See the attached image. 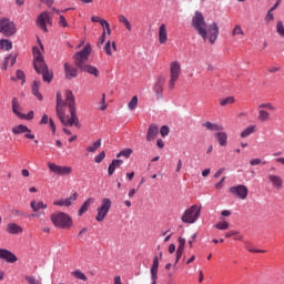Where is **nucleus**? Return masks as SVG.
I'll list each match as a JSON object with an SVG mask.
<instances>
[{
    "mask_svg": "<svg viewBox=\"0 0 284 284\" xmlns=\"http://www.w3.org/2000/svg\"><path fill=\"white\" fill-rule=\"evenodd\" d=\"M55 114L58 119H60L62 125H74L75 128H81L79 116L77 115V100L74 99V93H72V91H65L64 101L61 92H57Z\"/></svg>",
    "mask_w": 284,
    "mask_h": 284,
    "instance_id": "obj_1",
    "label": "nucleus"
},
{
    "mask_svg": "<svg viewBox=\"0 0 284 284\" xmlns=\"http://www.w3.org/2000/svg\"><path fill=\"white\" fill-rule=\"evenodd\" d=\"M192 26L194 30H196L197 34L202 37L203 41H207L209 39L212 45L213 43H216V39H219V26H216V23H212L207 28L203 13L199 11L195 12V16L192 19Z\"/></svg>",
    "mask_w": 284,
    "mask_h": 284,
    "instance_id": "obj_2",
    "label": "nucleus"
},
{
    "mask_svg": "<svg viewBox=\"0 0 284 284\" xmlns=\"http://www.w3.org/2000/svg\"><path fill=\"white\" fill-rule=\"evenodd\" d=\"M33 68L38 74H42L43 81L50 83L53 79V74L48 70V64L43 60V54H41V49L39 47L33 48Z\"/></svg>",
    "mask_w": 284,
    "mask_h": 284,
    "instance_id": "obj_3",
    "label": "nucleus"
},
{
    "mask_svg": "<svg viewBox=\"0 0 284 284\" xmlns=\"http://www.w3.org/2000/svg\"><path fill=\"white\" fill-rule=\"evenodd\" d=\"M51 223L61 230H70L72 227V217L64 212H59L51 214Z\"/></svg>",
    "mask_w": 284,
    "mask_h": 284,
    "instance_id": "obj_4",
    "label": "nucleus"
},
{
    "mask_svg": "<svg viewBox=\"0 0 284 284\" xmlns=\"http://www.w3.org/2000/svg\"><path fill=\"white\" fill-rule=\"evenodd\" d=\"M111 209L112 200H110L109 197L102 199L101 205L97 209L95 221H98V223H103V221H105V216H108Z\"/></svg>",
    "mask_w": 284,
    "mask_h": 284,
    "instance_id": "obj_5",
    "label": "nucleus"
},
{
    "mask_svg": "<svg viewBox=\"0 0 284 284\" xmlns=\"http://www.w3.org/2000/svg\"><path fill=\"white\" fill-rule=\"evenodd\" d=\"M199 216H201V207L199 205H192L186 209L184 214L181 217L182 223H196L199 221Z\"/></svg>",
    "mask_w": 284,
    "mask_h": 284,
    "instance_id": "obj_6",
    "label": "nucleus"
},
{
    "mask_svg": "<svg viewBox=\"0 0 284 284\" xmlns=\"http://www.w3.org/2000/svg\"><path fill=\"white\" fill-rule=\"evenodd\" d=\"M0 34H3V37H14L17 34V24L8 18L0 19Z\"/></svg>",
    "mask_w": 284,
    "mask_h": 284,
    "instance_id": "obj_7",
    "label": "nucleus"
},
{
    "mask_svg": "<svg viewBox=\"0 0 284 284\" xmlns=\"http://www.w3.org/2000/svg\"><path fill=\"white\" fill-rule=\"evenodd\" d=\"M181 77V63L179 61H173L170 64V81H169V90H172L179 78Z\"/></svg>",
    "mask_w": 284,
    "mask_h": 284,
    "instance_id": "obj_8",
    "label": "nucleus"
},
{
    "mask_svg": "<svg viewBox=\"0 0 284 284\" xmlns=\"http://www.w3.org/2000/svg\"><path fill=\"white\" fill-rule=\"evenodd\" d=\"M91 52L92 48L90 44H87L80 52L75 53L74 59L77 68H83V65L88 63Z\"/></svg>",
    "mask_w": 284,
    "mask_h": 284,
    "instance_id": "obj_9",
    "label": "nucleus"
},
{
    "mask_svg": "<svg viewBox=\"0 0 284 284\" xmlns=\"http://www.w3.org/2000/svg\"><path fill=\"white\" fill-rule=\"evenodd\" d=\"M265 110H271V112H274V110H276V108L274 105H272V103H262L258 105V115L257 119L258 121H262V123H265V121H270V112L265 111Z\"/></svg>",
    "mask_w": 284,
    "mask_h": 284,
    "instance_id": "obj_10",
    "label": "nucleus"
},
{
    "mask_svg": "<svg viewBox=\"0 0 284 284\" xmlns=\"http://www.w3.org/2000/svg\"><path fill=\"white\" fill-rule=\"evenodd\" d=\"M48 168L50 172H52L53 174H59V176H67L68 174H72V168L70 166H62L59 164H54L53 162H49Z\"/></svg>",
    "mask_w": 284,
    "mask_h": 284,
    "instance_id": "obj_11",
    "label": "nucleus"
},
{
    "mask_svg": "<svg viewBox=\"0 0 284 284\" xmlns=\"http://www.w3.org/2000/svg\"><path fill=\"white\" fill-rule=\"evenodd\" d=\"M229 192L233 194V196H236V199H241V201H245L247 199L248 190L247 186L243 184H239L236 186H232L229 189Z\"/></svg>",
    "mask_w": 284,
    "mask_h": 284,
    "instance_id": "obj_12",
    "label": "nucleus"
},
{
    "mask_svg": "<svg viewBox=\"0 0 284 284\" xmlns=\"http://www.w3.org/2000/svg\"><path fill=\"white\" fill-rule=\"evenodd\" d=\"M47 23L52 26V18H50L48 12H42L37 19V26L40 30H43V32H48Z\"/></svg>",
    "mask_w": 284,
    "mask_h": 284,
    "instance_id": "obj_13",
    "label": "nucleus"
},
{
    "mask_svg": "<svg viewBox=\"0 0 284 284\" xmlns=\"http://www.w3.org/2000/svg\"><path fill=\"white\" fill-rule=\"evenodd\" d=\"M79 199V194L74 192L71 196L62 200H57L53 202V205H58L59 207H70L74 201Z\"/></svg>",
    "mask_w": 284,
    "mask_h": 284,
    "instance_id": "obj_14",
    "label": "nucleus"
},
{
    "mask_svg": "<svg viewBox=\"0 0 284 284\" xmlns=\"http://www.w3.org/2000/svg\"><path fill=\"white\" fill-rule=\"evenodd\" d=\"M13 134H24L26 139H34V134H31V130L23 124H19L12 128Z\"/></svg>",
    "mask_w": 284,
    "mask_h": 284,
    "instance_id": "obj_15",
    "label": "nucleus"
},
{
    "mask_svg": "<svg viewBox=\"0 0 284 284\" xmlns=\"http://www.w3.org/2000/svg\"><path fill=\"white\" fill-rule=\"evenodd\" d=\"M30 207L33 212V214L31 216L34 217V216H39L38 212L40 210H48V204L43 203V201L32 200L30 202Z\"/></svg>",
    "mask_w": 284,
    "mask_h": 284,
    "instance_id": "obj_16",
    "label": "nucleus"
},
{
    "mask_svg": "<svg viewBox=\"0 0 284 284\" xmlns=\"http://www.w3.org/2000/svg\"><path fill=\"white\" fill-rule=\"evenodd\" d=\"M163 85H165V78L163 75H159L153 88L158 99L163 97Z\"/></svg>",
    "mask_w": 284,
    "mask_h": 284,
    "instance_id": "obj_17",
    "label": "nucleus"
},
{
    "mask_svg": "<svg viewBox=\"0 0 284 284\" xmlns=\"http://www.w3.org/2000/svg\"><path fill=\"white\" fill-rule=\"evenodd\" d=\"M0 258L7 261V263H17L18 261L17 255L6 248H0Z\"/></svg>",
    "mask_w": 284,
    "mask_h": 284,
    "instance_id": "obj_18",
    "label": "nucleus"
},
{
    "mask_svg": "<svg viewBox=\"0 0 284 284\" xmlns=\"http://www.w3.org/2000/svg\"><path fill=\"white\" fill-rule=\"evenodd\" d=\"M64 73L67 79H77L79 77V71L77 68L70 65V63H64Z\"/></svg>",
    "mask_w": 284,
    "mask_h": 284,
    "instance_id": "obj_19",
    "label": "nucleus"
},
{
    "mask_svg": "<svg viewBox=\"0 0 284 284\" xmlns=\"http://www.w3.org/2000/svg\"><path fill=\"white\" fill-rule=\"evenodd\" d=\"M151 278L152 284H156V278H159V256L153 258V264L151 266Z\"/></svg>",
    "mask_w": 284,
    "mask_h": 284,
    "instance_id": "obj_20",
    "label": "nucleus"
},
{
    "mask_svg": "<svg viewBox=\"0 0 284 284\" xmlns=\"http://www.w3.org/2000/svg\"><path fill=\"white\" fill-rule=\"evenodd\" d=\"M178 243H179V246L176 250L175 265H176V263H179V261H181V256H183L186 241L184 237H179Z\"/></svg>",
    "mask_w": 284,
    "mask_h": 284,
    "instance_id": "obj_21",
    "label": "nucleus"
},
{
    "mask_svg": "<svg viewBox=\"0 0 284 284\" xmlns=\"http://www.w3.org/2000/svg\"><path fill=\"white\" fill-rule=\"evenodd\" d=\"M156 136H159V126L156 124H151L146 133V141L152 142Z\"/></svg>",
    "mask_w": 284,
    "mask_h": 284,
    "instance_id": "obj_22",
    "label": "nucleus"
},
{
    "mask_svg": "<svg viewBox=\"0 0 284 284\" xmlns=\"http://www.w3.org/2000/svg\"><path fill=\"white\" fill-rule=\"evenodd\" d=\"M268 181L272 183L275 190H281L283 187V179L278 175L271 174L268 175Z\"/></svg>",
    "mask_w": 284,
    "mask_h": 284,
    "instance_id": "obj_23",
    "label": "nucleus"
},
{
    "mask_svg": "<svg viewBox=\"0 0 284 284\" xmlns=\"http://www.w3.org/2000/svg\"><path fill=\"white\" fill-rule=\"evenodd\" d=\"M159 41L162 45L168 43V27L165 23L161 24L159 28Z\"/></svg>",
    "mask_w": 284,
    "mask_h": 284,
    "instance_id": "obj_24",
    "label": "nucleus"
},
{
    "mask_svg": "<svg viewBox=\"0 0 284 284\" xmlns=\"http://www.w3.org/2000/svg\"><path fill=\"white\" fill-rule=\"evenodd\" d=\"M79 70H81L82 72H88V74H92L93 77H99L100 74L99 69L91 64H83L79 68Z\"/></svg>",
    "mask_w": 284,
    "mask_h": 284,
    "instance_id": "obj_25",
    "label": "nucleus"
},
{
    "mask_svg": "<svg viewBox=\"0 0 284 284\" xmlns=\"http://www.w3.org/2000/svg\"><path fill=\"white\" fill-rule=\"evenodd\" d=\"M122 165H123V160H113L108 168L109 176H112V174L116 172V169L121 168Z\"/></svg>",
    "mask_w": 284,
    "mask_h": 284,
    "instance_id": "obj_26",
    "label": "nucleus"
},
{
    "mask_svg": "<svg viewBox=\"0 0 284 284\" xmlns=\"http://www.w3.org/2000/svg\"><path fill=\"white\" fill-rule=\"evenodd\" d=\"M202 125L203 128H206V130H210L211 132H223V125L221 124H215L207 121V122H204Z\"/></svg>",
    "mask_w": 284,
    "mask_h": 284,
    "instance_id": "obj_27",
    "label": "nucleus"
},
{
    "mask_svg": "<svg viewBox=\"0 0 284 284\" xmlns=\"http://www.w3.org/2000/svg\"><path fill=\"white\" fill-rule=\"evenodd\" d=\"M7 232L8 234H21L23 232V229L14 223H9L7 225Z\"/></svg>",
    "mask_w": 284,
    "mask_h": 284,
    "instance_id": "obj_28",
    "label": "nucleus"
},
{
    "mask_svg": "<svg viewBox=\"0 0 284 284\" xmlns=\"http://www.w3.org/2000/svg\"><path fill=\"white\" fill-rule=\"evenodd\" d=\"M215 139L219 141L222 148H225L227 145V133L217 132L215 133Z\"/></svg>",
    "mask_w": 284,
    "mask_h": 284,
    "instance_id": "obj_29",
    "label": "nucleus"
},
{
    "mask_svg": "<svg viewBox=\"0 0 284 284\" xmlns=\"http://www.w3.org/2000/svg\"><path fill=\"white\" fill-rule=\"evenodd\" d=\"M92 203H94V199L89 197L80 207L79 210V216H83V214H85V212H88V210H90V205H92Z\"/></svg>",
    "mask_w": 284,
    "mask_h": 284,
    "instance_id": "obj_30",
    "label": "nucleus"
},
{
    "mask_svg": "<svg viewBox=\"0 0 284 284\" xmlns=\"http://www.w3.org/2000/svg\"><path fill=\"white\" fill-rule=\"evenodd\" d=\"M14 63H17V54H10L4 59L2 70H8V65L12 67Z\"/></svg>",
    "mask_w": 284,
    "mask_h": 284,
    "instance_id": "obj_31",
    "label": "nucleus"
},
{
    "mask_svg": "<svg viewBox=\"0 0 284 284\" xmlns=\"http://www.w3.org/2000/svg\"><path fill=\"white\" fill-rule=\"evenodd\" d=\"M112 50L113 52H116V43L115 42H110L108 41L104 45V52L109 55L112 57Z\"/></svg>",
    "mask_w": 284,
    "mask_h": 284,
    "instance_id": "obj_32",
    "label": "nucleus"
},
{
    "mask_svg": "<svg viewBox=\"0 0 284 284\" xmlns=\"http://www.w3.org/2000/svg\"><path fill=\"white\" fill-rule=\"evenodd\" d=\"M254 132H256V125H250L241 132V136L242 139H247V136L254 134Z\"/></svg>",
    "mask_w": 284,
    "mask_h": 284,
    "instance_id": "obj_33",
    "label": "nucleus"
},
{
    "mask_svg": "<svg viewBox=\"0 0 284 284\" xmlns=\"http://www.w3.org/2000/svg\"><path fill=\"white\" fill-rule=\"evenodd\" d=\"M32 94L37 97L39 101H43V95L39 93V81H34L32 84Z\"/></svg>",
    "mask_w": 284,
    "mask_h": 284,
    "instance_id": "obj_34",
    "label": "nucleus"
},
{
    "mask_svg": "<svg viewBox=\"0 0 284 284\" xmlns=\"http://www.w3.org/2000/svg\"><path fill=\"white\" fill-rule=\"evenodd\" d=\"M0 50H12V42L10 40H0Z\"/></svg>",
    "mask_w": 284,
    "mask_h": 284,
    "instance_id": "obj_35",
    "label": "nucleus"
},
{
    "mask_svg": "<svg viewBox=\"0 0 284 284\" xmlns=\"http://www.w3.org/2000/svg\"><path fill=\"white\" fill-rule=\"evenodd\" d=\"M12 111L13 113H16L17 116H22L21 112H19V100H17V98L12 99Z\"/></svg>",
    "mask_w": 284,
    "mask_h": 284,
    "instance_id": "obj_36",
    "label": "nucleus"
},
{
    "mask_svg": "<svg viewBox=\"0 0 284 284\" xmlns=\"http://www.w3.org/2000/svg\"><path fill=\"white\" fill-rule=\"evenodd\" d=\"M214 227H215L216 230H222V231H224V230H230V223H229L227 221H221V222H217V223L214 225Z\"/></svg>",
    "mask_w": 284,
    "mask_h": 284,
    "instance_id": "obj_37",
    "label": "nucleus"
},
{
    "mask_svg": "<svg viewBox=\"0 0 284 284\" xmlns=\"http://www.w3.org/2000/svg\"><path fill=\"white\" fill-rule=\"evenodd\" d=\"M119 21L120 23H123V26H125L126 30H132V24H130V21L128 20V18H125V16L120 14L119 16Z\"/></svg>",
    "mask_w": 284,
    "mask_h": 284,
    "instance_id": "obj_38",
    "label": "nucleus"
},
{
    "mask_svg": "<svg viewBox=\"0 0 284 284\" xmlns=\"http://www.w3.org/2000/svg\"><path fill=\"white\" fill-rule=\"evenodd\" d=\"M131 155H132V149H124V150L119 152L116 158L121 159V156H124L125 159H130Z\"/></svg>",
    "mask_w": 284,
    "mask_h": 284,
    "instance_id": "obj_39",
    "label": "nucleus"
},
{
    "mask_svg": "<svg viewBox=\"0 0 284 284\" xmlns=\"http://www.w3.org/2000/svg\"><path fill=\"white\" fill-rule=\"evenodd\" d=\"M24 278H26L27 283H29V284H42L41 277H34V276L28 275Z\"/></svg>",
    "mask_w": 284,
    "mask_h": 284,
    "instance_id": "obj_40",
    "label": "nucleus"
},
{
    "mask_svg": "<svg viewBox=\"0 0 284 284\" xmlns=\"http://www.w3.org/2000/svg\"><path fill=\"white\" fill-rule=\"evenodd\" d=\"M71 274L74 276V278L80 281H88V276H85V274L81 271H73Z\"/></svg>",
    "mask_w": 284,
    "mask_h": 284,
    "instance_id": "obj_41",
    "label": "nucleus"
},
{
    "mask_svg": "<svg viewBox=\"0 0 284 284\" xmlns=\"http://www.w3.org/2000/svg\"><path fill=\"white\" fill-rule=\"evenodd\" d=\"M136 105H139V98L134 95L128 104L129 110H136Z\"/></svg>",
    "mask_w": 284,
    "mask_h": 284,
    "instance_id": "obj_42",
    "label": "nucleus"
},
{
    "mask_svg": "<svg viewBox=\"0 0 284 284\" xmlns=\"http://www.w3.org/2000/svg\"><path fill=\"white\" fill-rule=\"evenodd\" d=\"M101 148V140H98L93 145L87 148V152H97Z\"/></svg>",
    "mask_w": 284,
    "mask_h": 284,
    "instance_id": "obj_43",
    "label": "nucleus"
},
{
    "mask_svg": "<svg viewBox=\"0 0 284 284\" xmlns=\"http://www.w3.org/2000/svg\"><path fill=\"white\" fill-rule=\"evenodd\" d=\"M232 103H234V97H229L226 99L220 100V105H222V106L232 105Z\"/></svg>",
    "mask_w": 284,
    "mask_h": 284,
    "instance_id": "obj_44",
    "label": "nucleus"
},
{
    "mask_svg": "<svg viewBox=\"0 0 284 284\" xmlns=\"http://www.w3.org/2000/svg\"><path fill=\"white\" fill-rule=\"evenodd\" d=\"M276 32L280 33L281 37H284V26L282 21H277Z\"/></svg>",
    "mask_w": 284,
    "mask_h": 284,
    "instance_id": "obj_45",
    "label": "nucleus"
},
{
    "mask_svg": "<svg viewBox=\"0 0 284 284\" xmlns=\"http://www.w3.org/2000/svg\"><path fill=\"white\" fill-rule=\"evenodd\" d=\"M160 134L163 138L168 136V134H170V126H168V125L161 126Z\"/></svg>",
    "mask_w": 284,
    "mask_h": 284,
    "instance_id": "obj_46",
    "label": "nucleus"
},
{
    "mask_svg": "<svg viewBox=\"0 0 284 284\" xmlns=\"http://www.w3.org/2000/svg\"><path fill=\"white\" fill-rule=\"evenodd\" d=\"M236 34H241L242 37L245 34V32L239 24L235 26V28L233 29V37H236Z\"/></svg>",
    "mask_w": 284,
    "mask_h": 284,
    "instance_id": "obj_47",
    "label": "nucleus"
},
{
    "mask_svg": "<svg viewBox=\"0 0 284 284\" xmlns=\"http://www.w3.org/2000/svg\"><path fill=\"white\" fill-rule=\"evenodd\" d=\"M17 80L22 81V83H26V73H23V71H21V70H18L17 71Z\"/></svg>",
    "mask_w": 284,
    "mask_h": 284,
    "instance_id": "obj_48",
    "label": "nucleus"
},
{
    "mask_svg": "<svg viewBox=\"0 0 284 284\" xmlns=\"http://www.w3.org/2000/svg\"><path fill=\"white\" fill-rule=\"evenodd\" d=\"M105 159V151H102L99 155L94 158L95 163H101Z\"/></svg>",
    "mask_w": 284,
    "mask_h": 284,
    "instance_id": "obj_49",
    "label": "nucleus"
},
{
    "mask_svg": "<svg viewBox=\"0 0 284 284\" xmlns=\"http://www.w3.org/2000/svg\"><path fill=\"white\" fill-rule=\"evenodd\" d=\"M20 119H26L27 121H32V119H34V111H30L27 115H22Z\"/></svg>",
    "mask_w": 284,
    "mask_h": 284,
    "instance_id": "obj_50",
    "label": "nucleus"
},
{
    "mask_svg": "<svg viewBox=\"0 0 284 284\" xmlns=\"http://www.w3.org/2000/svg\"><path fill=\"white\" fill-rule=\"evenodd\" d=\"M100 110H108V104H105V93L102 94V100H101V106Z\"/></svg>",
    "mask_w": 284,
    "mask_h": 284,
    "instance_id": "obj_51",
    "label": "nucleus"
},
{
    "mask_svg": "<svg viewBox=\"0 0 284 284\" xmlns=\"http://www.w3.org/2000/svg\"><path fill=\"white\" fill-rule=\"evenodd\" d=\"M105 34H106V32H105V30H103V32H102V36L100 37V39H99V41H98V45H103V43H105Z\"/></svg>",
    "mask_w": 284,
    "mask_h": 284,
    "instance_id": "obj_52",
    "label": "nucleus"
},
{
    "mask_svg": "<svg viewBox=\"0 0 284 284\" xmlns=\"http://www.w3.org/2000/svg\"><path fill=\"white\" fill-rule=\"evenodd\" d=\"M59 23H60V26H62V28H68V20H65V17L60 16Z\"/></svg>",
    "mask_w": 284,
    "mask_h": 284,
    "instance_id": "obj_53",
    "label": "nucleus"
},
{
    "mask_svg": "<svg viewBox=\"0 0 284 284\" xmlns=\"http://www.w3.org/2000/svg\"><path fill=\"white\" fill-rule=\"evenodd\" d=\"M49 125L52 130V133L54 134V132H57V124H54V120H52V118L49 119Z\"/></svg>",
    "mask_w": 284,
    "mask_h": 284,
    "instance_id": "obj_54",
    "label": "nucleus"
},
{
    "mask_svg": "<svg viewBox=\"0 0 284 284\" xmlns=\"http://www.w3.org/2000/svg\"><path fill=\"white\" fill-rule=\"evenodd\" d=\"M273 11H272V9H270L268 11H267V14H266V21H274V13H272Z\"/></svg>",
    "mask_w": 284,
    "mask_h": 284,
    "instance_id": "obj_55",
    "label": "nucleus"
},
{
    "mask_svg": "<svg viewBox=\"0 0 284 284\" xmlns=\"http://www.w3.org/2000/svg\"><path fill=\"white\" fill-rule=\"evenodd\" d=\"M225 182V176L221 179L220 182L215 184L216 190H223V183Z\"/></svg>",
    "mask_w": 284,
    "mask_h": 284,
    "instance_id": "obj_56",
    "label": "nucleus"
},
{
    "mask_svg": "<svg viewBox=\"0 0 284 284\" xmlns=\"http://www.w3.org/2000/svg\"><path fill=\"white\" fill-rule=\"evenodd\" d=\"M248 252H252L253 254H265L264 250H254L252 247H247Z\"/></svg>",
    "mask_w": 284,
    "mask_h": 284,
    "instance_id": "obj_57",
    "label": "nucleus"
},
{
    "mask_svg": "<svg viewBox=\"0 0 284 284\" xmlns=\"http://www.w3.org/2000/svg\"><path fill=\"white\" fill-rule=\"evenodd\" d=\"M261 163H263L261 159H253L250 161L251 165H261Z\"/></svg>",
    "mask_w": 284,
    "mask_h": 284,
    "instance_id": "obj_58",
    "label": "nucleus"
},
{
    "mask_svg": "<svg viewBox=\"0 0 284 284\" xmlns=\"http://www.w3.org/2000/svg\"><path fill=\"white\" fill-rule=\"evenodd\" d=\"M239 234V231H230L225 234V239H230L232 236H236Z\"/></svg>",
    "mask_w": 284,
    "mask_h": 284,
    "instance_id": "obj_59",
    "label": "nucleus"
},
{
    "mask_svg": "<svg viewBox=\"0 0 284 284\" xmlns=\"http://www.w3.org/2000/svg\"><path fill=\"white\" fill-rule=\"evenodd\" d=\"M91 21H92L93 23H101V22L103 21V19H101L99 16H93V17L91 18Z\"/></svg>",
    "mask_w": 284,
    "mask_h": 284,
    "instance_id": "obj_60",
    "label": "nucleus"
},
{
    "mask_svg": "<svg viewBox=\"0 0 284 284\" xmlns=\"http://www.w3.org/2000/svg\"><path fill=\"white\" fill-rule=\"evenodd\" d=\"M156 145H158V148H160V150H163L165 148V142H163V140L159 139L156 141Z\"/></svg>",
    "mask_w": 284,
    "mask_h": 284,
    "instance_id": "obj_61",
    "label": "nucleus"
},
{
    "mask_svg": "<svg viewBox=\"0 0 284 284\" xmlns=\"http://www.w3.org/2000/svg\"><path fill=\"white\" fill-rule=\"evenodd\" d=\"M48 121H49L48 114H44L40 121V124L45 125V124H48Z\"/></svg>",
    "mask_w": 284,
    "mask_h": 284,
    "instance_id": "obj_62",
    "label": "nucleus"
},
{
    "mask_svg": "<svg viewBox=\"0 0 284 284\" xmlns=\"http://www.w3.org/2000/svg\"><path fill=\"white\" fill-rule=\"evenodd\" d=\"M223 172H225V168L220 169V170L214 174V179H219V176H221V174H223Z\"/></svg>",
    "mask_w": 284,
    "mask_h": 284,
    "instance_id": "obj_63",
    "label": "nucleus"
},
{
    "mask_svg": "<svg viewBox=\"0 0 284 284\" xmlns=\"http://www.w3.org/2000/svg\"><path fill=\"white\" fill-rule=\"evenodd\" d=\"M114 284H122L121 283V276H115L114 277Z\"/></svg>",
    "mask_w": 284,
    "mask_h": 284,
    "instance_id": "obj_64",
    "label": "nucleus"
}]
</instances>
